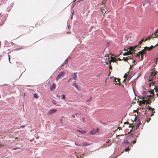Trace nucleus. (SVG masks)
<instances>
[{
	"label": "nucleus",
	"mask_w": 158,
	"mask_h": 158,
	"mask_svg": "<svg viewBox=\"0 0 158 158\" xmlns=\"http://www.w3.org/2000/svg\"><path fill=\"white\" fill-rule=\"evenodd\" d=\"M25 127V126H22L20 127L21 128H24Z\"/></svg>",
	"instance_id": "48"
},
{
	"label": "nucleus",
	"mask_w": 158,
	"mask_h": 158,
	"mask_svg": "<svg viewBox=\"0 0 158 158\" xmlns=\"http://www.w3.org/2000/svg\"><path fill=\"white\" fill-rule=\"evenodd\" d=\"M137 46H135L134 47H130L129 48V51L128 52H132L133 53V51L134 52V49H135Z\"/></svg>",
	"instance_id": "7"
},
{
	"label": "nucleus",
	"mask_w": 158,
	"mask_h": 158,
	"mask_svg": "<svg viewBox=\"0 0 158 158\" xmlns=\"http://www.w3.org/2000/svg\"><path fill=\"white\" fill-rule=\"evenodd\" d=\"M39 23V24H40V23H41V24H42V21H39L37 22V23Z\"/></svg>",
	"instance_id": "39"
},
{
	"label": "nucleus",
	"mask_w": 158,
	"mask_h": 158,
	"mask_svg": "<svg viewBox=\"0 0 158 158\" xmlns=\"http://www.w3.org/2000/svg\"><path fill=\"white\" fill-rule=\"evenodd\" d=\"M125 143L127 144L129 143V142H128V140H127L125 141Z\"/></svg>",
	"instance_id": "35"
},
{
	"label": "nucleus",
	"mask_w": 158,
	"mask_h": 158,
	"mask_svg": "<svg viewBox=\"0 0 158 158\" xmlns=\"http://www.w3.org/2000/svg\"><path fill=\"white\" fill-rule=\"evenodd\" d=\"M34 98H38L39 96L37 94L35 93L34 94Z\"/></svg>",
	"instance_id": "18"
},
{
	"label": "nucleus",
	"mask_w": 158,
	"mask_h": 158,
	"mask_svg": "<svg viewBox=\"0 0 158 158\" xmlns=\"http://www.w3.org/2000/svg\"><path fill=\"white\" fill-rule=\"evenodd\" d=\"M20 128H21L20 127H17V129H19Z\"/></svg>",
	"instance_id": "56"
},
{
	"label": "nucleus",
	"mask_w": 158,
	"mask_h": 158,
	"mask_svg": "<svg viewBox=\"0 0 158 158\" xmlns=\"http://www.w3.org/2000/svg\"><path fill=\"white\" fill-rule=\"evenodd\" d=\"M143 108L146 109V110H145L144 114H146V113L149 110H151V112L152 113V114L150 115L151 117H152L154 113H155V111L154 110V109L152 108L151 107L149 106L148 105H146L144 107H143Z\"/></svg>",
	"instance_id": "2"
},
{
	"label": "nucleus",
	"mask_w": 158,
	"mask_h": 158,
	"mask_svg": "<svg viewBox=\"0 0 158 158\" xmlns=\"http://www.w3.org/2000/svg\"><path fill=\"white\" fill-rule=\"evenodd\" d=\"M118 60H122V59H121L120 58H119L118 59Z\"/></svg>",
	"instance_id": "54"
},
{
	"label": "nucleus",
	"mask_w": 158,
	"mask_h": 158,
	"mask_svg": "<svg viewBox=\"0 0 158 158\" xmlns=\"http://www.w3.org/2000/svg\"><path fill=\"white\" fill-rule=\"evenodd\" d=\"M114 80L115 82H117V81H116V80H117V81L118 82V83H116V84H119V83L120 82V79L117 78H115Z\"/></svg>",
	"instance_id": "15"
},
{
	"label": "nucleus",
	"mask_w": 158,
	"mask_h": 158,
	"mask_svg": "<svg viewBox=\"0 0 158 158\" xmlns=\"http://www.w3.org/2000/svg\"><path fill=\"white\" fill-rule=\"evenodd\" d=\"M124 124H129V123L128 122H125L124 123Z\"/></svg>",
	"instance_id": "44"
},
{
	"label": "nucleus",
	"mask_w": 158,
	"mask_h": 158,
	"mask_svg": "<svg viewBox=\"0 0 158 158\" xmlns=\"http://www.w3.org/2000/svg\"><path fill=\"white\" fill-rule=\"evenodd\" d=\"M125 57H123L122 60H123L125 61Z\"/></svg>",
	"instance_id": "51"
},
{
	"label": "nucleus",
	"mask_w": 158,
	"mask_h": 158,
	"mask_svg": "<svg viewBox=\"0 0 158 158\" xmlns=\"http://www.w3.org/2000/svg\"><path fill=\"white\" fill-rule=\"evenodd\" d=\"M128 60V57H125V61H127Z\"/></svg>",
	"instance_id": "29"
},
{
	"label": "nucleus",
	"mask_w": 158,
	"mask_h": 158,
	"mask_svg": "<svg viewBox=\"0 0 158 158\" xmlns=\"http://www.w3.org/2000/svg\"><path fill=\"white\" fill-rule=\"evenodd\" d=\"M140 55H141L140 60H142L143 59V54H140Z\"/></svg>",
	"instance_id": "23"
},
{
	"label": "nucleus",
	"mask_w": 158,
	"mask_h": 158,
	"mask_svg": "<svg viewBox=\"0 0 158 158\" xmlns=\"http://www.w3.org/2000/svg\"><path fill=\"white\" fill-rule=\"evenodd\" d=\"M152 35H153V36H152V38H157V37L156 36H155V35L154 36H153V35H154V34H152Z\"/></svg>",
	"instance_id": "34"
},
{
	"label": "nucleus",
	"mask_w": 158,
	"mask_h": 158,
	"mask_svg": "<svg viewBox=\"0 0 158 158\" xmlns=\"http://www.w3.org/2000/svg\"><path fill=\"white\" fill-rule=\"evenodd\" d=\"M78 113H76V114H75V115H78Z\"/></svg>",
	"instance_id": "58"
},
{
	"label": "nucleus",
	"mask_w": 158,
	"mask_h": 158,
	"mask_svg": "<svg viewBox=\"0 0 158 158\" xmlns=\"http://www.w3.org/2000/svg\"><path fill=\"white\" fill-rule=\"evenodd\" d=\"M149 81H152L150 83H149V87H150L151 86V85L152 84V80H150Z\"/></svg>",
	"instance_id": "28"
},
{
	"label": "nucleus",
	"mask_w": 158,
	"mask_h": 158,
	"mask_svg": "<svg viewBox=\"0 0 158 158\" xmlns=\"http://www.w3.org/2000/svg\"><path fill=\"white\" fill-rule=\"evenodd\" d=\"M70 32H71L70 31H69V32L68 31V32H67V34H69V33H70Z\"/></svg>",
	"instance_id": "55"
},
{
	"label": "nucleus",
	"mask_w": 158,
	"mask_h": 158,
	"mask_svg": "<svg viewBox=\"0 0 158 158\" xmlns=\"http://www.w3.org/2000/svg\"><path fill=\"white\" fill-rule=\"evenodd\" d=\"M156 95L158 97V94L156 93Z\"/></svg>",
	"instance_id": "59"
},
{
	"label": "nucleus",
	"mask_w": 158,
	"mask_h": 158,
	"mask_svg": "<svg viewBox=\"0 0 158 158\" xmlns=\"http://www.w3.org/2000/svg\"><path fill=\"white\" fill-rule=\"evenodd\" d=\"M133 53L132 52H128L127 51V52H125L123 54V55L124 56L128 55L130 54L133 55Z\"/></svg>",
	"instance_id": "11"
},
{
	"label": "nucleus",
	"mask_w": 158,
	"mask_h": 158,
	"mask_svg": "<svg viewBox=\"0 0 158 158\" xmlns=\"http://www.w3.org/2000/svg\"><path fill=\"white\" fill-rule=\"evenodd\" d=\"M131 77H130V76H129L128 78V79L130 80L131 79Z\"/></svg>",
	"instance_id": "41"
},
{
	"label": "nucleus",
	"mask_w": 158,
	"mask_h": 158,
	"mask_svg": "<svg viewBox=\"0 0 158 158\" xmlns=\"http://www.w3.org/2000/svg\"><path fill=\"white\" fill-rule=\"evenodd\" d=\"M128 57V60H131V59H133L131 57H130V56H127Z\"/></svg>",
	"instance_id": "36"
},
{
	"label": "nucleus",
	"mask_w": 158,
	"mask_h": 158,
	"mask_svg": "<svg viewBox=\"0 0 158 158\" xmlns=\"http://www.w3.org/2000/svg\"><path fill=\"white\" fill-rule=\"evenodd\" d=\"M91 99H92L91 98H90L88 100H87V102H88L90 100H91Z\"/></svg>",
	"instance_id": "43"
},
{
	"label": "nucleus",
	"mask_w": 158,
	"mask_h": 158,
	"mask_svg": "<svg viewBox=\"0 0 158 158\" xmlns=\"http://www.w3.org/2000/svg\"><path fill=\"white\" fill-rule=\"evenodd\" d=\"M68 60H69L68 58L66 59L64 62V64H67Z\"/></svg>",
	"instance_id": "21"
},
{
	"label": "nucleus",
	"mask_w": 158,
	"mask_h": 158,
	"mask_svg": "<svg viewBox=\"0 0 158 158\" xmlns=\"http://www.w3.org/2000/svg\"><path fill=\"white\" fill-rule=\"evenodd\" d=\"M157 32H158V29L156 31V33H157Z\"/></svg>",
	"instance_id": "52"
},
{
	"label": "nucleus",
	"mask_w": 158,
	"mask_h": 158,
	"mask_svg": "<svg viewBox=\"0 0 158 158\" xmlns=\"http://www.w3.org/2000/svg\"><path fill=\"white\" fill-rule=\"evenodd\" d=\"M19 149V148H14V149H13V150H17V149Z\"/></svg>",
	"instance_id": "53"
},
{
	"label": "nucleus",
	"mask_w": 158,
	"mask_h": 158,
	"mask_svg": "<svg viewBox=\"0 0 158 158\" xmlns=\"http://www.w3.org/2000/svg\"><path fill=\"white\" fill-rule=\"evenodd\" d=\"M30 27H31V30L33 29V28H34V27H32V26H31Z\"/></svg>",
	"instance_id": "46"
},
{
	"label": "nucleus",
	"mask_w": 158,
	"mask_h": 158,
	"mask_svg": "<svg viewBox=\"0 0 158 158\" xmlns=\"http://www.w3.org/2000/svg\"><path fill=\"white\" fill-rule=\"evenodd\" d=\"M103 9L102 10V13L103 14H105L106 12V11H103Z\"/></svg>",
	"instance_id": "32"
},
{
	"label": "nucleus",
	"mask_w": 158,
	"mask_h": 158,
	"mask_svg": "<svg viewBox=\"0 0 158 158\" xmlns=\"http://www.w3.org/2000/svg\"><path fill=\"white\" fill-rule=\"evenodd\" d=\"M106 64H108V62H106Z\"/></svg>",
	"instance_id": "64"
},
{
	"label": "nucleus",
	"mask_w": 158,
	"mask_h": 158,
	"mask_svg": "<svg viewBox=\"0 0 158 158\" xmlns=\"http://www.w3.org/2000/svg\"><path fill=\"white\" fill-rule=\"evenodd\" d=\"M110 139H108V140L106 142V143L105 144L104 146H105V145H106V144L108 143H109V141H110Z\"/></svg>",
	"instance_id": "25"
},
{
	"label": "nucleus",
	"mask_w": 158,
	"mask_h": 158,
	"mask_svg": "<svg viewBox=\"0 0 158 158\" xmlns=\"http://www.w3.org/2000/svg\"><path fill=\"white\" fill-rule=\"evenodd\" d=\"M151 119L150 118H147L146 119V121L147 123H148Z\"/></svg>",
	"instance_id": "22"
},
{
	"label": "nucleus",
	"mask_w": 158,
	"mask_h": 158,
	"mask_svg": "<svg viewBox=\"0 0 158 158\" xmlns=\"http://www.w3.org/2000/svg\"><path fill=\"white\" fill-rule=\"evenodd\" d=\"M129 148H127L126 149H125L124 150V151H125V152H127L128 151H129Z\"/></svg>",
	"instance_id": "30"
},
{
	"label": "nucleus",
	"mask_w": 158,
	"mask_h": 158,
	"mask_svg": "<svg viewBox=\"0 0 158 158\" xmlns=\"http://www.w3.org/2000/svg\"><path fill=\"white\" fill-rule=\"evenodd\" d=\"M75 145H76L77 146H81V144H77L76 143H75Z\"/></svg>",
	"instance_id": "40"
},
{
	"label": "nucleus",
	"mask_w": 158,
	"mask_h": 158,
	"mask_svg": "<svg viewBox=\"0 0 158 158\" xmlns=\"http://www.w3.org/2000/svg\"><path fill=\"white\" fill-rule=\"evenodd\" d=\"M57 111V110L56 109H52L50 110L48 112V114H52L54 113H56Z\"/></svg>",
	"instance_id": "6"
},
{
	"label": "nucleus",
	"mask_w": 158,
	"mask_h": 158,
	"mask_svg": "<svg viewBox=\"0 0 158 158\" xmlns=\"http://www.w3.org/2000/svg\"><path fill=\"white\" fill-rule=\"evenodd\" d=\"M76 73H74L72 75V78L75 80H76V78L77 77V76L76 75Z\"/></svg>",
	"instance_id": "10"
},
{
	"label": "nucleus",
	"mask_w": 158,
	"mask_h": 158,
	"mask_svg": "<svg viewBox=\"0 0 158 158\" xmlns=\"http://www.w3.org/2000/svg\"><path fill=\"white\" fill-rule=\"evenodd\" d=\"M144 40L143 38L139 42V44H141L143 42V41Z\"/></svg>",
	"instance_id": "24"
},
{
	"label": "nucleus",
	"mask_w": 158,
	"mask_h": 158,
	"mask_svg": "<svg viewBox=\"0 0 158 158\" xmlns=\"http://www.w3.org/2000/svg\"><path fill=\"white\" fill-rule=\"evenodd\" d=\"M56 85L55 83H53L52 85L50 87V89L51 91L53 90V89H55L56 87Z\"/></svg>",
	"instance_id": "8"
},
{
	"label": "nucleus",
	"mask_w": 158,
	"mask_h": 158,
	"mask_svg": "<svg viewBox=\"0 0 158 158\" xmlns=\"http://www.w3.org/2000/svg\"><path fill=\"white\" fill-rule=\"evenodd\" d=\"M99 130L98 128H97L96 129H93L90 131V134L92 135H94Z\"/></svg>",
	"instance_id": "5"
},
{
	"label": "nucleus",
	"mask_w": 158,
	"mask_h": 158,
	"mask_svg": "<svg viewBox=\"0 0 158 158\" xmlns=\"http://www.w3.org/2000/svg\"><path fill=\"white\" fill-rule=\"evenodd\" d=\"M68 28L69 29L70 28V25H68Z\"/></svg>",
	"instance_id": "49"
},
{
	"label": "nucleus",
	"mask_w": 158,
	"mask_h": 158,
	"mask_svg": "<svg viewBox=\"0 0 158 158\" xmlns=\"http://www.w3.org/2000/svg\"><path fill=\"white\" fill-rule=\"evenodd\" d=\"M8 57H9V61L10 63H11V62H10V55H8Z\"/></svg>",
	"instance_id": "31"
},
{
	"label": "nucleus",
	"mask_w": 158,
	"mask_h": 158,
	"mask_svg": "<svg viewBox=\"0 0 158 158\" xmlns=\"http://www.w3.org/2000/svg\"><path fill=\"white\" fill-rule=\"evenodd\" d=\"M81 120H82L83 121V122H85V118H82V119H81Z\"/></svg>",
	"instance_id": "37"
},
{
	"label": "nucleus",
	"mask_w": 158,
	"mask_h": 158,
	"mask_svg": "<svg viewBox=\"0 0 158 158\" xmlns=\"http://www.w3.org/2000/svg\"><path fill=\"white\" fill-rule=\"evenodd\" d=\"M64 64V63L63 64L61 65V66H62V67L64 66V64Z\"/></svg>",
	"instance_id": "47"
},
{
	"label": "nucleus",
	"mask_w": 158,
	"mask_h": 158,
	"mask_svg": "<svg viewBox=\"0 0 158 158\" xmlns=\"http://www.w3.org/2000/svg\"><path fill=\"white\" fill-rule=\"evenodd\" d=\"M128 73L127 74V73H126L125 74L124 76V77H123L124 78L126 79L127 77L128 76Z\"/></svg>",
	"instance_id": "19"
},
{
	"label": "nucleus",
	"mask_w": 158,
	"mask_h": 158,
	"mask_svg": "<svg viewBox=\"0 0 158 158\" xmlns=\"http://www.w3.org/2000/svg\"><path fill=\"white\" fill-rule=\"evenodd\" d=\"M126 79H125L123 81H125L126 80Z\"/></svg>",
	"instance_id": "63"
},
{
	"label": "nucleus",
	"mask_w": 158,
	"mask_h": 158,
	"mask_svg": "<svg viewBox=\"0 0 158 158\" xmlns=\"http://www.w3.org/2000/svg\"><path fill=\"white\" fill-rule=\"evenodd\" d=\"M77 131L82 134H85L86 132V131H80L79 130H77Z\"/></svg>",
	"instance_id": "16"
},
{
	"label": "nucleus",
	"mask_w": 158,
	"mask_h": 158,
	"mask_svg": "<svg viewBox=\"0 0 158 158\" xmlns=\"http://www.w3.org/2000/svg\"><path fill=\"white\" fill-rule=\"evenodd\" d=\"M103 9L102 10V13L103 14H105L106 12V11H103Z\"/></svg>",
	"instance_id": "33"
},
{
	"label": "nucleus",
	"mask_w": 158,
	"mask_h": 158,
	"mask_svg": "<svg viewBox=\"0 0 158 158\" xmlns=\"http://www.w3.org/2000/svg\"><path fill=\"white\" fill-rule=\"evenodd\" d=\"M132 143L133 144H134L135 143H136V139H135V140L133 141Z\"/></svg>",
	"instance_id": "38"
},
{
	"label": "nucleus",
	"mask_w": 158,
	"mask_h": 158,
	"mask_svg": "<svg viewBox=\"0 0 158 158\" xmlns=\"http://www.w3.org/2000/svg\"><path fill=\"white\" fill-rule=\"evenodd\" d=\"M62 98L63 99H65V95L63 94L62 95Z\"/></svg>",
	"instance_id": "26"
},
{
	"label": "nucleus",
	"mask_w": 158,
	"mask_h": 158,
	"mask_svg": "<svg viewBox=\"0 0 158 158\" xmlns=\"http://www.w3.org/2000/svg\"><path fill=\"white\" fill-rule=\"evenodd\" d=\"M153 36V35H150L148 37H147L146 39H145V41H147L148 40H149L151 38H152V36Z\"/></svg>",
	"instance_id": "17"
},
{
	"label": "nucleus",
	"mask_w": 158,
	"mask_h": 158,
	"mask_svg": "<svg viewBox=\"0 0 158 158\" xmlns=\"http://www.w3.org/2000/svg\"><path fill=\"white\" fill-rule=\"evenodd\" d=\"M71 116L73 118H75V115H72Z\"/></svg>",
	"instance_id": "42"
},
{
	"label": "nucleus",
	"mask_w": 158,
	"mask_h": 158,
	"mask_svg": "<svg viewBox=\"0 0 158 158\" xmlns=\"http://www.w3.org/2000/svg\"><path fill=\"white\" fill-rule=\"evenodd\" d=\"M75 155L77 158H80V157L81 158H82L84 157V155H82L81 156L78 155L77 154L76 152L75 153Z\"/></svg>",
	"instance_id": "12"
},
{
	"label": "nucleus",
	"mask_w": 158,
	"mask_h": 158,
	"mask_svg": "<svg viewBox=\"0 0 158 158\" xmlns=\"http://www.w3.org/2000/svg\"><path fill=\"white\" fill-rule=\"evenodd\" d=\"M148 50L147 48H146V47H145L141 51L137 53H135L134 55H135L136 56H139L140 54H145L147 52V50Z\"/></svg>",
	"instance_id": "3"
},
{
	"label": "nucleus",
	"mask_w": 158,
	"mask_h": 158,
	"mask_svg": "<svg viewBox=\"0 0 158 158\" xmlns=\"http://www.w3.org/2000/svg\"><path fill=\"white\" fill-rule=\"evenodd\" d=\"M155 68H154L152 70V72L150 73L149 77H148V81L152 80V85L154 86V89L151 90L150 93L152 94V95L148 96L146 97H144L142 100L139 102V105H140L142 104H150L151 103V99L153 98V96L155 94L154 93V89L155 90L156 92H158V77L157 75V72Z\"/></svg>",
	"instance_id": "1"
},
{
	"label": "nucleus",
	"mask_w": 158,
	"mask_h": 158,
	"mask_svg": "<svg viewBox=\"0 0 158 158\" xmlns=\"http://www.w3.org/2000/svg\"><path fill=\"white\" fill-rule=\"evenodd\" d=\"M118 128L121 129V127H118Z\"/></svg>",
	"instance_id": "61"
},
{
	"label": "nucleus",
	"mask_w": 158,
	"mask_h": 158,
	"mask_svg": "<svg viewBox=\"0 0 158 158\" xmlns=\"http://www.w3.org/2000/svg\"><path fill=\"white\" fill-rule=\"evenodd\" d=\"M65 75V73L64 72H62L60 73L58 75L57 77L56 78V80L57 81L61 78L64 76Z\"/></svg>",
	"instance_id": "4"
},
{
	"label": "nucleus",
	"mask_w": 158,
	"mask_h": 158,
	"mask_svg": "<svg viewBox=\"0 0 158 158\" xmlns=\"http://www.w3.org/2000/svg\"><path fill=\"white\" fill-rule=\"evenodd\" d=\"M73 85L77 89H79V87L78 85L75 82H73Z\"/></svg>",
	"instance_id": "13"
},
{
	"label": "nucleus",
	"mask_w": 158,
	"mask_h": 158,
	"mask_svg": "<svg viewBox=\"0 0 158 158\" xmlns=\"http://www.w3.org/2000/svg\"><path fill=\"white\" fill-rule=\"evenodd\" d=\"M154 35H155V36H156L157 37H158V32H157V33H156V34L155 31V33H154Z\"/></svg>",
	"instance_id": "27"
},
{
	"label": "nucleus",
	"mask_w": 158,
	"mask_h": 158,
	"mask_svg": "<svg viewBox=\"0 0 158 158\" xmlns=\"http://www.w3.org/2000/svg\"><path fill=\"white\" fill-rule=\"evenodd\" d=\"M140 123H138L137 124V127H138V126H139L140 125Z\"/></svg>",
	"instance_id": "45"
},
{
	"label": "nucleus",
	"mask_w": 158,
	"mask_h": 158,
	"mask_svg": "<svg viewBox=\"0 0 158 158\" xmlns=\"http://www.w3.org/2000/svg\"><path fill=\"white\" fill-rule=\"evenodd\" d=\"M72 18H73V16H72L71 17V19H72Z\"/></svg>",
	"instance_id": "60"
},
{
	"label": "nucleus",
	"mask_w": 158,
	"mask_h": 158,
	"mask_svg": "<svg viewBox=\"0 0 158 158\" xmlns=\"http://www.w3.org/2000/svg\"><path fill=\"white\" fill-rule=\"evenodd\" d=\"M90 144L88 143L87 142H85L82 143L81 144L82 146H87L90 145Z\"/></svg>",
	"instance_id": "9"
},
{
	"label": "nucleus",
	"mask_w": 158,
	"mask_h": 158,
	"mask_svg": "<svg viewBox=\"0 0 158 158\" xmlns=\"http://www.w3.org/2000/svg\"><path fill=\"white\" fill-rule=\"evenodd\" d=\"M4 144L2 145V144H0V146H1L2 147L3 146H4Z\"/></svg>",
	"instance_id": "50"
},
{
	"label": "nucleus",
	"mask_w": 158,
	"mask_h": 158,
	"mask_svg": "<svg viewBox=\"0 0 158 158\" xmlns=\"http://www.w3.org/2000/svg\"><path fill=\"white\" fill-rule=\"evenodd\" d=\"M109 68L110 69V70H111V71L110 70V73L112 71V67H111V66L110 65H110H109Z\"/></svg>",
	"instance_id": "20"
},
{
	"label": "nucleus",
	"mask_w": 158,
	"mask_h": 158,
	"mask_svg": "<svg viewBox=\"0 0 158 158\" xmlns=\"http://www.w3.org/2000/svg\"><path fill=\"white\" fill-rule=\"evenodd\" d=\"M135 60H134L132 61L133 63H135Z\"/></svg>",
	"instance_id": "57"
},
{
	"label": "nucleus",
	"mask_w": 158,
	"mask_h": 158,
	"mask_svg": "<svg viewBox=\"0 0 158 158\" xmlns=\"http://www.w3.org/2000/svg\"><path fill=\"white\" fill-rule=\"evenodd\" d=\"M158 59V56H157V58H156V60H157Z\"/></svg>",
	"instance_id": "62"
},
{
	"label": "nucleus",
	"mask_w": 158,
	"mask_h": 158,
	"mask_svg": "<svg viewBox=\"0 0 158 158\" xmlns=\"http://www.w3.org/2000/svg\"><path fill=\"white\" fill-rule=\"evenodd\" d=\"M155 46H151L150 47H146V48H147V50H150L153 48Z\"/></svg>",
	"instance_id": "14"
}]
</instances>
